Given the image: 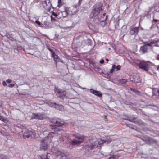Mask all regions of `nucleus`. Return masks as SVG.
I'll use <instances>...</instances> for the list:
<instances>
[{
	"instance_id": "09e8293b",
	"label": "nucleus",
	"mask_w": 159,
	"mask_h": 159,
	"mask_svg": "<svg viewBox=\"0 0 159 159\" xmlns=\"http://www.w3.org/2000/svg\"><path fill=\"white\" fill-rule=\"evenodd\" d=\"M153 21H154V22H157L158 21V20L156 19H153Z\"/></svg>"
},
{
	"instance_id": "7c9ffc66",
	"label": "nucleus",
	"mask_w": 159,
	"mask_h": 159,
	"mask_svg": "<svg viewBox=\"0 0 159 159\" xmlns=\"http://www.w3.org/2000/svg\"><path fill=\"white\" fill-rule=\"evenodd\" d=\"M56 102H49L48 103L49 105L51 107H54L56 105Z\"/></svg>"
},
{
	"instance_id": "2f4dec72",
	"label": "nucleus",
	"mask_w": 159,
	"mask_h": 159,
	"mask_svg": "<svg viewBox=\"0 0 159 159\" xmlns=\"http://www.w3.org/2000/svg\"><path fill=\"white\" fill-rule=\"evenodd\" d=\"M96 90H94L93 89H90V92L93 94H94Z\"/></svg>"
},
{
	"instance_id": "a18cd8bd",
	"label": "nucleus",
	"mask_w": 159,
	"mask_h": 159,
	"mask_svg": "<svg viewBox=\"0 0 159 159\" xmlns=\"http://www.w3.org/2000/svg\"><path fill=\"white\" fill-rule=\"evenodd\" d=\"M116 66L115 65H114L112 66V68L114 70L116 69Z\"/></svg>"
},
{
	"instance_id": "4c0bfd02",
	"label": "nucleus",
	"mask_w": 159,
	"mask_h": 159,
	"mask_svg": "<svg viewBox=\"0 0 159 159\" xmlns=\"http://www.w3.org/2000/svg\"><path fill=\"white\" fill-rule=\"evenodd\" d=\"M35 23H36L39 26H40L41 23L38 20H36L35 21Z\"/></svg>"
},
{
	"instance_id": "ea45409f",
	"label": "nucleus",
	"mask_w": 159,
	"mask_h": 159,
	"mask_svg": "<svg viewBox=\"0 0 159 159\" xmlns=\"http://www.w3.org/2000/svg\"><path fill=\"white\" fill-rule=\"evenodd\" d=\"M2 84L4 86H6L7 85V84L6 82L5 81H3L2 82Z\"/></svg>"
},
{
	"instance_id": "338daca9",
	"label": "nucleus",
	"mask_w": 159,
	"mask_h": 159,
	"mask_svg": "<svg viewBox=\"0 0 159 159\" xmlns=\"http://www.w3.org/2000/svg\"><path fill=\"white\" fill-rule=\"evenodd\" d=\"M48 1H49L48 3H49V0H48Z\"/></svg>"
},
{
	"instance_id": "8fccbe9b",
	"label": "nucleus",
	"mask_w": 159,
	"mask_h": 159,
	"mask_svg": "<svg viewBox=\"0 0 159 159\" xmlns=\"http://www.w3.org/2000/svg\"><path fill=\"white\" fill-rule=\"evenodd\" d=\"M106 49H108L109 51H110L111 50V48L110 47H107Z\"/></svg>"
},
{
	"instance_id": "864d4df0",
	"label": "nucleus",
	"mask_w": 159,
	"mask_h": 159,
	"mask_svg": "<svg viewBox=\"0 0 159 159\" xmlns=\"http://www.w3.org/2000/svg\"><path fill=\"white\" fill-rule=\"evenodd\" d=\"M102 74H103V76H105V75H106V74H104V73H102Z\"/></svg>"
},
{
	"instance_id": "e433bc0d",
	"label": "nucleus",
	"mask_w": 159,
	"mask_h": 159,
	"mask_svg": "<svg viewBox=\"0 0 159 159\" xmlns=\"http://www.w3.org/2000/svg\"><path fill=\"white\" fill-rule=\"evenodd\" d=\"M15 86V84H11L8 85V87L10 88H12L14 87Z\"/></svg>"
},
{
	"instance_id": "c85d7f7f",
	"label": "nucleus",
	"mask_w": 159,
	"mask_h": 159,
	"mask_svg": "<svg viewBox=\"0 0 159 159\" xmlns=\"http://www.w3.org/2000/svg\"><path fill=\"white\" fill-rule=\"evenodd\" d=\"M153 94L154 95H155V92H157V94H158L157 95H158V96L159 98V89H153Z\"/></svg>"
},
{
	"instance_id": "49530a36",
	"label": "nucleus",
	"mask_w": 159,
	"mask_h": 159,
	"mask_svg": "<svg viewBox=\"0 0 159 159\" xmlns=\"http://www.w3.org/2000/svg\"><path fill=\"white\" fill-rule=\"evenodd\" d=\"M156 59L157 60H159V54L157 55V57H156Z\"/></svg>"
},
{
	"instance_id": "69168bd1",
	"label": "nucleus",
	"mask_w": 159,
	"mask_h": 159,
	"mask_svg": "<svg viewBox=\"0 0 159 159\" xmlns=\"http://www.w3.org/2000/svg\"><path fill=\"white\" fill-rule=\"evenodd\" d=\"M37 39H39V38H37Z\"/></svg>"
},
{
	"instance_id": "cd10ccee",
	"label": "nucleus",
	"mask_w": 159,
	"mask_h": 159,
	"mask_svg": "<svg viewBox=\"0 0 159 159\" xmlns=\"http://www.w3.org/2000/svg\"><path fill=\"white\" fill-rule=\"evenodd\" d=\"M127 82V80L126 79H122L120 80V83L122 84H125Z\"/></svg>"
},
{
	"instance_id": "052dcab7",
	"label": "nucleus",
	"mask_w": 159,
	"mask_h": 159,
	"mask_svg": "<svg viewBox=\"0 0 159 159\" xmlns=\"http://www.w3.org/2000/svg\"><path fill=\"white\" fill-rule=\"evenodd\" d=\"M88 41L91 42V40H90V39H88Z\"/></svg>"
},
{
	"instance_id": "a211bd4d",
	"label": "nucleus",
	"mask_w": 159,
	"mask_h": 159,
	"mask_svg": "<svg viewBox=\"0 0 159 159\" xmlns=\"http://www.w3.org/2000/svg\"><path fill=\"white\" fill-rule=\"evenodd\" d=\"M54 107L57 110H62L64 109L63 106L61 105H59L56 103V105Z\"/></svg>"
},
{
	"instance_id": "f257e3e1",
	"label": "nucleus",
	"mask_w": 159,
	"mask_h": 159,
	"mask_svg": "<svg viewBox=\"0 0 159 159\" xmlns=\"http://www.w3.org/2000/svg\"><path fill=\"white\" fill-rule=\"evenodd\" d=\"M103 5L102 3L95 5L93 7V10L90 17L93 19V20L96 23H98L99 21V19L97 16L101 11H102V7Z\"/></svg>"
},
{
	"instance_id": "9d476101",
	"label": "nucleus",
	"mask_w": 159,
	"mask_h": 159,
	"mask_svg": "<svg viewBox=\"0 0 159 159\" xmlns=\"http://www.w3.org/2000/svg\"><path fill=\"white\" fill-rule=\"evenodd\" d=\"M96 147V145L95 144L86 145L84 147V148L85 150V152H89Z\"/></svg>"
},
{
	"instance_id": "f03ea898",
	"label": "nucleus",
	"mask_w": 159,
	"mask_h": 159,
	"mask_svg": "<svg viewBox=\"0 0 159 159\" xmlns=\"http://www.w3.org/2000/svg\"><path fill=\"white\" fill-rule=\"evenodd\" d=\"M51 122L53 123L52 128L55 131H60L63 130L62 125L63 122L59 118H53L50 120Z\"/></svg>"
},
{
	"instance_id": "20e7f679",
	"label": "nucleus",
	"mask_w": 159,
	"mask_h": 159,
	"mask_svg": "<svg viewBox=\"0 0 159 159\" xmlns=\"http://www.w3.org/2000/svg\"><path fill=\"white\" fill-rule=\"evenodd\" d=\"M53 154L56 156V159H66L65 154L58 149L55 148L52 150Z\"/></svg>"
},
{
	"instance_id": "dca6fc26",
	"label": "nucleus",
	"mask_w": 159,
	"mask_h": 159,
	"mask_svg": "<svg viewBox=\"0 0 159 159\" xmlns=\"http://www.w3.org/2000/svg\"><path fill=\"white\" fill-rule=\"evenodd\" d=\"M130 90L134 92L135 94L138 96H141L142 95L143 93L140 91L135 89L134 88H130Z\"/></svg>"
},
{
	"instance_id": "c03bdc74",
	"label": "nucleus",
	"mask_w": 159,
	"mask_h": 159,
	"mask_svg": "<svg viewBox=\"0 0 159 159\" xmlns=\"http://www.w3.org/2000/svg\"><path fill=\"white\" fill-rule=\"evenodd\" d=\"M141 157L142 158H146L147 157V156L146 155H144L143 156H141Z\"/></svg>"
},
{
	"instance_id": "de8ad7c7",
	"label": "nucleus",
	"mask_w": 159,
	"mask_h": 159,
	"mask_svg": "<svg viewBox=\"0 0 159 159\" xmlns=\"http://www.w3.org/2000/svg\"><path fill=\"white\" fill-rule=\"evenodd\" d=\"M114 69H113L112 68L110 70V72L111 73H112L113 72V71L114 70Z\"/></svg>"
},
{
	"instance_id": "5fc2aeb1",
	"label": "nucleus",
	"mask_w": 159,
	"mask_h": 159,
	"mask_svg": "<svg viewBox=\"0 0 159 159\" xmlns=\"http://www.w3.org/2000/svg\"><path fill=\"white\" fill-rule=\"evenodd\" d=\"M106 60L107 61H109V60L107 58H106Z\"/></svg>"
},
{
	"instance_id": "79ce46f5",
	"label": "nucleus",
	"mask_w": 159,
	"mask_h": 159,
	"mask_svg": "<svg viewBox=\"0 0 159 159\" xmlns=\"http://www.w3.org/2000/svg\"><path fill=\"white\" fill-rule=\"evenodd\" d=\"M51 20L52 21H56V20L55 19L53 18L52 16H51Z\"/></svg>"
},
{
	"instance_id": "3c124183",
	"label": "nucleus",
	"mask_w": 159,
	"mask_h": 159,
	"mask_svg": "<svg viewBox=\"0 0 159 159\" xmlns=\"http://www.w3.org/2000/svg\"><path fill=\"white\" fill-rule=\"evenodd\" d=\"M61 2V0H58V4H59Z\"/></svg>"
},
{
	"instance_id": "6ab92c4d",
	"label": "nucleus",
	"mask_w": 159,
	"mask_h": 159,
	"mask_svg": "<svg viewBox=\"0 0 159 159\" xmlns=\"http://www.w3.org/2000/svg\"><path fill=\"white\" fill-rule=\"evenodd\" d=\"M111 141V139H107L106 140H103L101 142H99V144H103L104 143H105L107 144H108L109 143H110Z\"/></svg>"
},
{
	"instance_id": "39448f33",
	"label": "nucleus",
	"mask_w": 159,
	"mask_h": 159,
	"mask_svg": "<svg viewBox=\"0 0 159 159\" xmlns=\"http://www.w3.org/2000/svg\"><path fill=\"white\" fill-rule=\"evenodd\" d=\"M54 92L58 97L62 98V99H63L66 94V92L65 91L55 87Z\"/></svg>"
},
{
	"instance_id": "4be33fe9",
	"label": "nucleus",
	"mask_w": 159,
	"mask_h": 159,
	"mask_svg": "<svg viewBox=\"0 0 159 159\" xmlns=\"http://www.w3.org/2000/svg\"><path fill=\"white\" fill-rule=\"evenodd\" d=\"M159 42V39L157 40H156V41H152L150 42L149 43L145 44V45H146V46L147 47L148 46H151L152 45V44H155L156 43H157V42Z\"/></svg>"
},
{
	"instance_id": "72a5a7b5",
	"label": "nucleus",
	"mask_w": 159,
	"mask_h": 159,
	"mask_svg": "<svg viewBox=\"0 0 159 159\" xmlns=\"http://www.w3.org/2000/svg\"><path fill=\"white\" fill-rule=\"evenodd\" d=\"M48 49L51 52V55L52 54H54V53H55L53 50L50 49V48H48Z\"/></svg>"
},
{
	"instance_id": "58836bf2",
	"label": "nucleus",
	"mask_w": 159,
	"mask_h": 159,
	"mask_svg": "<svg viewBox=\"0 0 159 159\" xmlns=\"http://www.w3.org/2000/svg\"><path fill=\"white\" fill-rule=\"evenodd\" d=\"M6 82L8 83H10L11 82V80L10 79H7L6 81Z\"/></svg>"
},
{
	"instance_id": "f3484780",
	"label": "nucleus",
	"mask_w": 159,
	"mask_h": 159,
	"mask_svg": "<svg viewBox=\"0 0 159 159\" xmlns=\"http://www.w3.org/2000/svg\"><path fill=\"white\" fill-rule=\"evenodd\" d=\"M54 107L57 110H62L64 109L63 106L61 105H59L56 103V105Z\"/></svg>"
},
{
	"instance_id": "680f3d73",
	"label": "nucleus",
	"mask_w": 159,
	"mask_h": 159,
	"mask_svg": "<svg viewBox=\"0 0 159 159\" xmlns=\"http://www.w3.org/2000/svg\"><path fill=\"white\" fill-rule=\"evenodd\" d=\"M105 13H104V14H103V15L104 16H105Z\"/></svg>"
},
{
	"instance_id": "b1692460",
	"label": "nucleus",
	"mask_w": 159,
	"mask_h": 159,
	"mask_svg": "<svg viewBox=\"0 0 159 159\" xmlns=\"http://www.w3.org/2000/svg\"><path fill=\"white\" fill-rule=\"evenodd\" d=\"M54 134L55 133L53 132L49 133L48 136V138L50 139L54 136Z\"/></svg>"
},
{
	"instance_id": "9b49d317",
	"label": "nucleus",
	"mask_w": 159,
	"mask_h": 159,
	"mask_svg": "<svg viewBox=\"0 0 159 159\" xmlns=\"http://www.w3.org/2000/svg\"><path fill=\"white\" fill-rule=\"evenodd\" d=\"M142 139L143 141H144L146 143L149 145L157 143V141L156 140L151 138H147Z\"/></svg>"
},
{
	"instance_id": "0eeeda50",
	"label": "nucleus",
	"mask_w": 159,
	"mask_h": 159,
	"mask_svg": "<svg viewBox=\"0 0 159 159\" xmlns=\"http://www.w3.org/2000/svg\"><path fill=\"white\" fill-rule=\"evenodd\" d=\"M74 136L76 138H77L79 140L76 139H74L72 141L70 142V144L73 145H78L80 144L83 142L84 137L82 136L75 135Z\"/></svg>"
},
{
	"instance_id": "1a4fd4ad",
	"label": "nucleus",
	"mask_w": 159,
	"mask_h": 159,
	"mask_svg": "<svg viewBox=\"0 0 159 159\" xmlns=\"http://www.w3.org/2000/svg\"><path fill=\"white\" fill-rule=\"evenodd\" d=\"M47 138L46 137L45 139H42L41 141V150H46L48 148V145L47 143L46 140Z\"/></svg>"
},
{
	"instance_id": "774afa93",
	"label": "nucleus",
	"mask_w": 159,
	"mask_h": 159,
	"mask_svg": "<svg viewBox=\"0 0 159 159\" xmlns=\"http://www.w3.org/2000/svg\"><path fill=\"white\" fill-rule=\"evenodd\" d=\"M149 74H151L150 73V72H149Z\"/></svg>"
},
{
	"instance_id": "13d9d810",
	"label": "nucleus",
	"mask_w": 159,
	"mask_h": 159,
	"mask_svg": "<svg viewBox=\"0 0 159 159\" xmlns=\"http://www.w3.org/2000/svg\"><path fill=\"white\" fill-rule=\"evenodd\" d=\"M38 0H35V1L36 2H38Z\"/></svg>"
},
{
	"instance_id": "603ef678",
	"label": "nucleus",
	"mask_w": 159,
	"mask_h": 159,
	"mask_svg": "<svg viewBox=\"0 0 159 159\" xmlns=\"http://www.w3.org/2000/svg\"><path fill=\"white\" fill-rule=\"evenodd\" d=\"M157 70L159 71V65H158L157 67Z\"/></svg>"
},
{
	"instance_id": "c756f323",
	"label": "nucleus",
	"mask_w": 159,
	"mask_h": 159,
	"mask_svg": "<svg viewBox=\"0 0 159 159\" xmlns=\"http://www.w3.org/2000/svg\"><path fill=\"white\" fill-rule=\"evenodd\" d=\"M0 159H9V158L6 156L2 155L0 156Z\"/></svg>"
},
{
	"instance_id": "37998d69",
	"label": "nucleus",
	"mask_w": 159,
	"mask_h": 159,
	"mask_svg": "<svg viewBox=\"0 0 159 159\" xmlns=\"http://www.w3.org/2000/svg\"><path fill=\"white\" fill-rule=\"evenodd\" d=\"M100 63L103 64L104 62V60L103 59H101L100 61Z\"/></svg>"
},
{
	"instance_id": "f8f14e48",
	"label": "nucleus",
	"mask_w": 159,
	"mask_h": 159,
	"mask_svg": "<svg viewBox=\"0 0 159 159\" xmlns=\"http://www.w3.org/2000/svg\"><path fill=\"white\" fill-rule=\"evenodd\" d=\"M139 27H131L129 31L130 34V35H132L134 34H137L139 31Z\"/></svg>"
},
{
	"instance_id": "5701e85b",
	"label": "nucleus",
	"mask_w": 159,
	"mask_h": 159,
	"mask_svg": "<svg viewBox=\"0 0 159 159\" xmlns=\"http://www.w3.org/2000/svg\"><path fill=\"white\" fill-rule=\"evenodd\" d=\"M82 1V0H75V2H77L78 3H76L75 5H74V7L77 8L80 4Z\"/></svg>"
},
{
	"instance_id": "e2e57ef3",
	"label": "nucleus",
	"mask_w": 159,
	"mask_h": 159,
	"mask_svg": "<svg viewBox=\"0 0 159 159\" xmlns=\"http://www.w3.org/2000/svg\"><path fill=\"white\" fill-rule=\"evenodd\" d=\"M141 30H143V28H141Z\"/></svg>"
},
{
	"instance_id": "f704fd0d",
	"label": "nucleus",
	"mask_w": 159,
	"mask_h": 159,
	"mask_svg": "<svg viewBox=\"0 0 159 159\" xmlns=\"http://www.w3.org/2000/svg\"><path fill=\"white\" fill-rule=\"evenodd\" d=\"M120 68H121L120 66L119 65H118L116 66V69H117V70H120Z\"/></svg>"
},
{
	"instance_id": "4468645a",
	"label": "nucleus",
	"mask_w": 159,
	"mask_h": 159,
	"mask_svg": "<svg viewBox=\"0 0 159 159\" xmlns=\"http://www.w3.org/2000/svg\"><path fill=\"white\" fill-rule=\"evenodd\" d=\"M44 116L43 114L40 113H34L33 115V117L35 119L42 120L44 118Z\"/></svg>"
},
{
	"instance_id": "bb28decb",
	"label": "nucleus",
	"mask_w": 159,
	"mask_h": 159,
	"mask_svg": "<svg viewBox=\"0 0 159 159\" xmlns=\"http://www.w3.org/2000/svg\"><path fill=\"white\" fill-rule=\"evenodd\" d=\"M120 156V154H118L117 155H113L112 157L109 158L108 159H117Z\"/></svg>"
},
{
	"instance_id": "ddd939ff",
	"label": "nucleus",
	"mask_w": 159,
	"mask_h": 159,
	"mask_svg": "<svg viewBox=\"0 0 159 159\" xmlns=\"http://www.w3.org/2000/svg\"><path fill=\"white\" fill-rule=\"evenodd\" d=\"M133 77V79L131 80L133 82L136 83H141V79L139 75H134Z\"/></svg>"
},
{
	"instance_id": "c9c22d12",
	"label": "nucleus",
	"mask_w": 159,
	"mask_h": 159,
	"mask_svg": "<svg viewBox=\"0 0 159 159\" xmlns=\"http://www.w3.org/2000/svg\"><path fill=\"white\" fill-rule=\"evenodd\" d=\"M103 76L105 78H109L110 77V75L108 73H107L105 76Z\"/></svg>"
},
{
	"instance_id": "a19ab883",
	"label": "nucleus",
	"mask_w": 159,
	"mask_h": 159,
	"mask_svg": "<svg viewBox=\"0 0 159 159\" xmlns=\"http://www.w3.org/2000/svg\"><path fill=\"white\" fill-rule=\"evenodd\" d=\"M52 15L54 16L55 17H56L57 16V14L55 13L54 12H53L52 14Z\"/></svg>"
},
{
	"instance_id": "aec40b11",
	"label": "nucleus",
	"mask_w": 159,
	"mask_h": 159,
	"mask_svg": "<svg viewBox=\"0 0 159 159\" xmlns=\"http://www.w3.org/2000/svg\"><path fill=\"white\" fill-rule=\"evenodd\" d=\"M140 50L143 53H144L147 52L148 49L147 47L144 45L143 46H141L140 48Z\"/></svg>"
},
{
	"instance_id": "473e14b6",
	"label": "nucleus",
	"mask_w": 159,
	"mask_h": 159,
	"mask_svg": "<svg viewBox=\"0 0 159 159\" xmlns=\"http://www.w3.org/2000/svg\"><path fill=\"white\" fill-rule=\"evenodd\" d=\"M106 24V21H102L101 22V25L102 27L105 26Z\"/></svg>"
},
{
	"instance_id": "412c9836",
	"label": "nucleus",
	"mask_w": 159,
	"mask_h": 159,
	"mask_svg": "<svg viewBox=\"0 0 159 159\" xmlns=\"http://www.w3.org/2000/svg\"><path fill=\"white\" fill-rule=\"evenodd\" d=\"M52 57L54 58V60L55 62L58 61H59V58L58 56L54 53V54H52L51 55Z\"/></svg>"
},
{
	"instance_id": "4d7b16f0",
	"label": "nucleus",
	"mask_w": 159,
	"mask_h": 159,
	"mask_svg": "<svg viewBox=\"0 0 159 159\" xmlns=\"http://www.w3.org/2000/svg\"><path fill=\"white\" fill-rule=\"evenodd\" d=\"M152 106H153V107H157L155 105H152Z\"/></svg>"
},
{
	"instance_id": "393cba45",
	"label": "nucleus",
	"mask_w": 159,
	"mask_h": 159,
	"mask_svg": "<svg viewBox=\"0 0 159 159\" xmlns=\"http://www.w3.org/2000/svg\"><path fill=\"white\" fill-rule=\"evenodd\" d=\"M39 159H50L48 157V154H47V155H42L41 156H39L38 157Z\"/></svg>"
},
{
	"instance_id": "a878e982",
	"label": "nucleus",
	"mask_w": 159,
	"mask_h": 159,
	"mask_svg": "<svg viewBox=\"0 0 159 159\" xmlns=\"http://www.w3.org/2000/svg\"><path fill=\"white\" fill-rule=\"evenodd\" d=\"M95 93L94 94L95 95L98 96V97H102V94L99 91H96L95 92Z\"/></svg>"
},
{
	"instance_id": "7ed1b4c3",
	"label": "nucleus",
	"mask_w": 159,
	"mask_h": 159,
	"mask_svg": "<svg viewBox=\"0 0 159 159\" xmlns=\"http://www.w3.org/2000/svg\"><path fill=\"white\" fill-rule=\"evenodd\" d=\"M137 65L139 68L143 70L146 72H148L151 66V63L149 61L139 60L136 63Z\"/></svg>"
},
{
	"instance_id": "0e129e2a",
	"label": "nucleus",
	"mask_w": 159,
	"mask_h": 159,
	"mask_svg": "<svg viewBox=\"0 0 159 159\" xmlns=\"http://www.w3.org/2000/svg\"><path fill=\"white\" fill-rule=\"evenodd\" d=\"M107 16H106V19H105V20H106V19H107Z\"/></svg>"
},
{
	"instance_id": "423d86ee",
	"label": "nucleus",
	"mask_w": 159,
	"mask_h": 159,
	"mask_svg": "<svg viewBox=\"0 0 159 159\" xmlns=\"http://www.w3.org/2000/svg\"><path fill=\"white\" fill-rule=\"evenodd\" d=\"M35 133L31 131H29L27 130L25 131L24 132V133L23 134V137L24 139L26 138H34L35 137Z\"/></svg>"
},
{
	"instance_id": "bf43d9fd",
	"label": "nucleus",
	"mask_w": 159,
	"mask_h": 159,
	"mask_svg": "<svg viewBox=\"0 0 159 159\" xmlns=\"http://www.w3.org/2000/svg\"><path fill=\"white\" fill-rule=\"evenodd\" d=\"M155 46H156V47H159V45H155Z\"/></svg>"
},
{
	"instance_id": "6e6552de",
	"label": "nucleus",
	"mask_w": 159,
	"mask_h": 159,
	"mask_svg": "<svg viewBox=\"0 0 159 159\" xmlns=\"http://www.w3.org/2000/svg\"><path fill=\"white\" fill-rule=\"evenodd\" d=\"M126 120L137 124L139 125H141L143 124L142 121L140 119H138L137 117H128Z\"/></svg>"
},
{
	"instance_id": "6e6d98bb",
	"label": "nucleus",
	"mask_w": 159,
	"mask_h": 159,
	"mask_svg": "<svg viewBox=\"0 0 159 159\" xmlns=\"http://www.w3.org/2000/svg\"><path fill=\"white\" fill-rule=\"evenodd\" d=\"M44 3H45L46 5H47V1H45L44 2Z\"/></svg>"
},
{
	"instance_id": "2eb2a0df",
	"label": "nucleus",
	"mask_w": 159,
	"mask_h": 159,
	"mask_svg": "<svg viewBox=\"0 0 159 159\" xmlns=\"http://www.w3.org/2000/svg\"><path fill=\"white\" fill-rule=\"evenodd\" d=\"M69 11L67 9L66 7H64V11H62L61 13L63 17H66L69 14Z\"/></svg>"
}]
</instances>
